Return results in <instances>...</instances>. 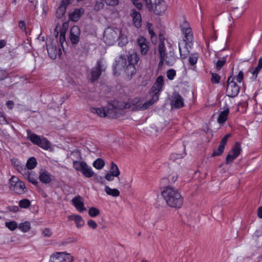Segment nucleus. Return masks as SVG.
Masks as SVG:
<instances>
[{
  "mask_svg": "<svg viewBox=\"0 0 262 262\" xmlns=\"http://www.w3.org/2000/svg\"><path fill=\"white\" fill-rule=\"evenodd\" d=\"M141 100L140 98H135L134 99L132 100L131 102L125 103L124 108H130L132 107V110L133 111H144V110L142 109H137L139 108V107L143 104L141 103Z\"/></svg>",
  "mask_w": 262,
  "mask_h": 262,
  "instance_id": "19",
  "label": "nucleus"
},
{
  "mask_svg": "<svg viewBox=\"0 0 262 262\" xmlns=\"http://www.w3.org/2000/svg\"><path fill=\"white\" fill-rule=\"evenodd\" d=\"M74 0H62L56 12V17L58 18H62L66 12L67 7L72 4Z\"/></svg>",
  "mask_w": 262,
  "mask_h": 262,
  "instance_id": "13",
  "label": "nucleus"
},
{
  "mask_svg": "<svg viewBox=\"0 0 262 262\" xmlns=\"http://www.w3.org/2000/svg\"><path fill=\"white\" fill-rule=\"evenodd\" d=\"M18 229L23 232H27L31 229V225L29 222L26 221L19 224L18 227Z\"/></svg>",
  "mask_w": 262,
  "mask_h": 262,
  "instance_id": "35",
  "label": "nucleus"
},
{
  "mask_svg": "<svg viewBox=\"0 0 262 262\" xmlns=\"http://www.w3.org/2000/svg\"><path fill=\"white\" fill-rule=\"evenodd\" d=\"M87 224L88 226L92 229H96L97 227V224L96 222L92 219L88 221Z\"/></svg>",
  "mask_w": 262,
  "mask_h": 262,
  "instance_id": "53",
  "label": "nucleus"
},
{
  "mask_svg": "<svg viewBox=\"0 0 262 262\" xmlns=\"http://www.w3.org/2000/svg\"><path fill=\"white\" fill-rule=\"evenodd\" d=\"M26 170H27L24 171L21 174L24 178L27 180L30 183L37 186L38 183L37 174L34 171L28 170V169H26Z\"/></svg>",
  "mask_w": 262,
  "mask_h": 262,
  "instance_id": "18",
  "label": "nucleus"
},
{
  "mask_svg": "<svg viewBox=\"0 0 262 262\" xmlns=\"http://www.w3.org/2000/svg\"><path fill=\"white\" fill-rule=\"evenodd\" d=\"M211 82L213 84H218L220 83L221 77L216 73H211Z\"/></svg>",
  "mask_w": 262,
  "mask_h": 262,
  "instance_id": "45",
  "label": "nucleus"
},
{
  "mask_svg": "<svg viewBox=\"0 0 262 262\" xmlns=\"http://www.w3.org/2000/svg\"><path fill=\"white\" fill-rule=\"evenodd\" d=\"M42 234L45 237H50L52 235V232L50 229L46 228L42 230Z\"/></svg>",
  "mask_w": 262,
  "mask_h": 262,
  "instance_id": "52",
  "label": "nucleus"
},
{
  "mask_svg": "<svg viewBox=\"0 0 262 262\" xmlns=\"http://www.w3.org/2000/svg\"><path fill=\"white\" fill-rule=\"evenodd\" d=\"M73 256L67 252H57L50 256V262H71Z\"/></svg>",
  "mask_w": 262,
  "mask_h": 262,
  "instance_id": "10",
  "label": "nucleus"
},
{
  "mask_svg": "<svg viewBox=\"0 0 262 262\" xmlns=\"http://www.w3.org/2000/svg\"><path fill=\"white\" fill-rule=\"evenodd\" d=\"M39 179L41 182L44 184H49L52 180L51 174L46 170L40 172Z\"/></svg>",
  "mask_w": 262,
  "mask_h": 262,
  "instance_id": "24",
  "label": "nucleus"
},
{
  "mask_svg": "<svg viewBox=\"0 0 262 262\" xmlns=\"http://www.w3.org/2000/svg\"><path fill=\"white\" fill-rule=\"evenodd\" d=\"M0 124L1 125L8 124L9 122L4 116L3 113L0 111Z\"/></svg>",
  "mask_w": 262,
  "mask_h": 262,
  "instance_id": "54",
  "label": "nucleus"
},
{
  "mask_svg": "<svg viewBox=\"0 0 262 262\" xmlns=\"http://www.w3.org/2000/svg\"><path fill=\"white\" fill-rule=\"evenodd\" d=\"M18 27L23 31H26V23L24 20H20L18 22Z\"/></svg>",
  "mask_w": 262,
  "mask_h": 262,
  "instance_id": "60",
  "label": "nucleus"
},
{
  "mask_svg": "<svg viewBox=\"0 0 262 262\" xmlns=\"http://www.w3.org/2000/svg\"><path fill=\"white\" fill-rule=\"evenodd\" d=\"M104 191L107 194L114 197H117L120 195V191L116 188H111L108 186H105Z\"/></svg>",
  "mask_w": 262,
  "mask_h": 262,
  "instance_id": "29",
  "label": "nucleus"
},
{
  "mask_svg": "<svg viewBox=\"0 0 262 262\" xmlns=\"http://www.w3.org/2000/svg\"><path fill=\"white\" fill-rule=\"evenodd\" d=\"M232 79V75H230L227 79V86L226 94L229 97L233 98L238 95L239 93L241 86Z\"/></svg>",
  "mask_w": 262,
  "mask_h": 262,
  "instance_id": "9",
  "label": "nucleus"
},
{
  "mask_svg": "<svg viewBox=\"0 0 262 262\" xmlns=\"http://www.w3.org/2000/svg\"><path fill=\"white\" fill-rule=\"evenodd\" d=\"M105 3L108 6H115L119 3L118 0H105Z\"/></svg>",
  "mask_w": 262,
  "mask_h": 262,
  "instance_id": "56",
  "label": "nucleus"
},
{
  "mask_svg": "<svg viewBox=\"0 0 262 262\" xmlns=\"http://www.w3.org/2000/svg\"><path fill=\"white\" fill-rule=\"evenodd\" d=\"M9 77V73L6 70L0 69V81L6 79Z\"/></svg>",
  "mask_w": 262,
  "mask_h": 262,
  "instance_id": "49",
  "label": "nucleus"
},
{
  "mask_svg": "<svg viewBox=\"0 0 262 262\" xmlns=\"http://www.w3.org/2000/svg\"><path fill=\"white\" fill-rule=\"evenodd\" d=\"M139 58L136 53L130 54L127 56L128 65L135 66Z\"/></svg>",
  "mask_w": 262,
  "mask_h": 262,
  "instance_id": "28",
  "label": "nucleus"
},
{
  "mask_svg": "<svg viewBox=\"0 0 262 262\" xmlns=\"http://www.w3.org/2000/svg\"><path fill=\"white\" fill-rule=\"evenodd\" d=\"M181 29L185 45L191 47L193 44V35L191 28L187 23H184L181 26Z\"/></svg>",
  "mask_w": 262,
  "mask_h": 262,
  "instance_id": "7",
  "label": "nucleus"
},
{
  "mask_svg": "<svg viewBox=\"0 0 262 262\" xmlns=\"http://www.w3.org/2000/svg\"><path fill=\"white\" fill-rule=\"evenodd\" d=\"M166 76L168 79L172 80L176 76V72L174 69H169L166 72Z\"/></svg>",
  "mask_w": 262,
  "mask_h": 262,
  "instance_id": "48",
  "label": "nucleus"
},
{
  "mask_svg": "<svg viewBox=\"0 0 262 262\" xmlns=\"http://www.w3.org/2000/svg\"><path fill=\"white\" fill-rule=\"evenodd\" d=\"M257 215L260 219H262V206L258 208L257 211Z\"/></svg>",
  "mask_w": 262,
  "mask_h": 262,
  "instance_id": "64",
  "label": "nucleus"
},
{
  "mask_svg": "<svg viewBox=\"0 0 262 262\" xmlns=\"http://www.w3.org/2000/svg\"><path fill=\"white\" fill-rule=\"evenodd\" d=\"M150 12L157 15H162L166 12L167 5L164 0H142Z\"/></svg>",
  "mask_w": 262,
  "mask_h": 262,
  "instance_id": "3",
  "label": "nucleus"
},
{
  "mask_svg": "<svg viewBox=\"0 0 262 262\" xmlns=\"http://www.w3.org/2000/svg\"><path fill=\"white\" fill-rule=\"evenodd\" d=\"M91 111L92 113L96 114L98 116L101 117H106V107H92L91 109Z\"/></svg>",
  "mask_w": 262,
  "mask_h": 262,
  "instance_id": "30",
  "label": "nucleus"
},
{
  "mask_svg": "<svg viewBox=\"0 0 262 262\" xmlns=\"http://www.w3.org/2000/svg\"><path fill=\"white\" fill-rule=\"evenodd\" d=\"M172 105L177 108H180L184 106V99L178 93L173 94Z\"/></svg>",
  "mask_w": 262,
  "mask_h": 262,
  "instance_id": "23",
  "label": "nucleus"
},
{
  "mask_svg": "<svg viewBox=\"0 0 262 262\" xmlns=\"http://www.w3.org/2000/svg\"><path fill=\"white\" fill-rule=\"evenodd\" d=\"M120 30L116 28L107 27L103 33V39L106 44L112 45L118 38Z\"/></svg>",
  "mask_w": 262,
  "mask_h": 262,
  "instance_id": "6",
  "label": "nucleus"
},
{
  "mask_svg": "<svg viewBox=\"0 0 262 262\" xmlns=\"http://www.w3.org/2000/svg\"><path fill=\"white\" fill-rule=\"evenodd\" d=\"M137 44L139 47L141 54L146 55L149 51V42L143 36L139 37L137 39Z\"/></svg>",
  "mask_w": 262,
  "mask_h": 262,
  "instance_id": "17",
  "label": "nucleus"
},
{
  "mask_svg": "<svg viewBox=\"0 0 262 262\" xmlns=\"http://www.w3.org/2000/svg\"><path fill=\"white\" fill-rule=\"evenodd\" d=\"M117 38L118 39V45L122 47L125 46L128 42L127 36L122 34L121 30H120Z\"/></svg>",
  "mask_w": 262,
  "mask_h": 262,
  "instance_id": "27",
  "label": "nucleus"
},
{
  "mask_svg": "<svg viewBox=\"0 0 262 262\" xmlns=\"http://www.w3.org/2000/svg\"><path fill=\"white\" fill-rule=\"evenodd\" d=\"M18 205L21 208L27 209L31 206V202L27 199H24L19 201Z\"/></svg>",
  "mask_w": 262,
  "mask_h": 262,
  "instance_id": "41",
  "label": "nucleus"
},
{
  "mask_svg": "<svg viewBox=\"0 0 262 262\" xmlns=\"http://www.w3.org/2000/svg\"><path fill=\"white\" fill-rule=\"evenodd\" d=\"M229 114V109L227 107L220 113L217 118V122L221 124L225 123L227 120Z\"/></svg>",
  "mask_w": 262,
  "mask_h": 262,
  "instance_id": "26",
  "label": "nucleus"
},
{
  "mask_svg": "<svg viewBox=\"0 0 262 262\" xmlns=\"http://www.w3.org/2000/svg\"><path fill=\"white\" fill-rule=\"evenodd\" d=\"M27 138L33 144L44 150H48L51 147V143L46 138L32 133L30 129L27 130Z\"/></svg>",
  "mask_w": 262,
  "mask_h": 262,
  "instance_id": "4",
  "label": "nucleus"
},
{
  "mask_svg": "<svg viewBox=\"0 0 262 262\" xmlns=\"http://www.w3.org/2000/svg\"><path fill=\"white\" fill-rule=\"evenodd\" d=\"M47 49L48 51V53L49 56L52 59H55L57 56V49L56 46H53V45H47Z\"/></svg>",
  "mask_w": 262,
  "mask_h": 262,
  "instance_id": "31",
  "label": "nucleus"
},
{
  "mask_svg": "<svg viewBox=\"0 0 262 262\" xmlns=\"http://www.w3.org/2000/svg\"><path fill=\"white\" fill-rule=\"evenodd\" d=\"M59 40L61 46L63 47V43L66 41V31L62 30L61 31H60Z\"/></svg>",
  "mask_w": 262,
  "mask_h": 262,
  "instance_id": "50",
  "label": "nucleus"
},
{
  "mask_svg": "<svg viewBox=\"0 0 262 262\" xmlns=\"http://www.w3.org/2000/svg\"><path fill=\"white\" fill-rule=\"evenodd\" d=\"M93 165L97 169H101L104 166V161L102 159L98 158L94 162Z\"/></svg>",
  "mask_w": 262,
  "mask_h": 262,
  "instance_id": "39",
  "label": "nucleus"
},
{
  "mask_svg": "<svg viewBox=\"0 0 262 262\" xmlns=\"http://www.w3.org/2000/svg\"><path fill=\"white\" fill-rule=\"evenodd\" d=\"M6 105L9 110H12L14 105V103L12 100H8L7 101Z\"/></svg>",
  "mask_w": 262,
  "mask_h": 262,
  "instance_id": "62",
  "label": "nucleus"
},
{
  "mask_svg": "<svg viewBox=\"0 0 262 262\" xmlns=\"http://www.w3.org/2000/svg\"><path fill=\"white\" fill-rule=\"evenodd\" d=\"M149 34L150 35L151 38H153L154 37L156 36V34L154 31V30L151 29L150 28H149L148 29Z\"/></svg>",
  "mask_w": 262,
  "mask_h": 262,
  "instance_id": "63",
  "label": "nucleus"
},
{
  "mask_svg": "<svg viewBox=\"0 0 262 262\" xmlns=\"http://www.w3.org/2000/svg\"><path fill=\"white\" fill-rule=\"evenodd\" d=\"M230 137V134H227L222 139V140H221V142L220 144V145L222 146L223 147H224L225 148V145H226L227 144V140H228V139L229 137Z\"/></svg>",
  "mask_w": 262,
  "mask_h": 262,
  "instance_id": "55",
  "label": "nucleus"
},
{
  "mask_svg": "<svg viewBox=\"0 0 262 262\" xmlns=\"http://www.w3.org/2000/svg\"><path fill=\"white\" fill-rule=\"evenodd\" d=\"M160 42L158 45V52L159 54L160 61L158 63L159 67H162L165 61L166 48L164 41L165 39L163 35H159Z\"/></svg>",
  "mask_w": 262,
  "mask_h": 262,
  "instance_id": "11",
  "label": "nucleus"
},
{
  "mask_svg": "<svg viewBox=\"0 0 262 262\" xmlns=\"http://www.w3.org/2000/svg\"><path fill=\"white\" fill-rule=\"evenodd\" d=\"M80 30L78 26H73L70 30V39L73 45L77 44L80 40Z\"/></svg>",
  "mask_w": 262,
  "mask_h": 262,
  "instance_id": "12",
  "label": "nucleus"
},
{
  "mask_svg": "<svg viewBox=\"0 0 262 262\" xmlns=\"http://www.w3.org/2000/svg\"><path fill=\"white\" fill-rule=\"evenodd\" d=\"M6 226L11 231H14L18 228V225L16 222L13 221L6 222Z\"/></svg>",
  "mask_w": 262,
  "mask_h": 262,
  "instance_id": "43",
  "label": "nucleus"
},
{
  "mask_svg": "<svg viewBox=\"0 0 262 262\" xmlns=\"http://www.w3.org/2000/svg\"><path fill=\"white\" fill-rule=\"evenodd\" d=\"M164 85V78L162 75H160L157 78L151 88L152 93L151 99L145 101L139 108L137 109L146 110L157 102L159 99V96L163 90Z\"/></svg>",
  "mask_w": 262,
  "mask_h": 262,
  "instance_id": "2",
  "label": "nucleus"
},
{
  "mask_svg": "<svg viewBox=\"0 0 262 262\" xmlns=\"http://www.w3.org/2000/svg\"><path fill=\"white\" fill-rule=\"evenodd\" d=\"M242 152V148L241 143L236 142L226 157V164L232 163L241 155Z\"/></svg>",
  "mask_w": 262,
  "mask_h": 262,
  "instance_id": "8",
  "label": "nucleus"
},
{
  "mask_svg": "<svg viewBox=\"0 0 262 262\" xmlns=\"http://www.w3.org/2000/svg\"><path fill=\"white\" fill-rule=\"evenodd\" d=\"M120 108L110 104L108 107H106V117L110 118H116L120 116L121 113Z\"/></svg>",
  "mask_w": 262,
  "mask_h": 262,
  "instance_id": "16",
  "label": "nucleus"
},
{
  "mask_svg": "<svg viewBox=\"0 0 262 262\" xmlns=\"http://www.w3.org/2000/svg\"><path fill=\"white\" fill-rule=\"evenodd\" d=\"M37 165V161L34 157L30 158L27 161L26 165H25L26 169L28 170L34 169Z\"/></svg>",
  "mask_w": 262,
  "mask_h": 262,
  "instance_id": "33",
  "label": "nucleus"
},
{
  "mask_svg": "<svg viewBox=\"0 0 262 262\" xmlns=\"http://www.w3.org/2000/svg\"><path fill=\"white\" fill-rule=\"evenodd\" d=\"M125 72L128 75H134L136 72L135 66L127 65L125 68Z\"/></svg>",
  "mask_w": 262,
  "mask_h": 262,
  "instance_id": "47",
  "label": "nucleus"
},
{
  "mask_svg": "<svg viewBox=\"0 0 262 262\" xmlns=\"http://www.w3.org/2000/svg\"><path fill=\"white\" fill-rule=\"evenodd\" d=\"M115 177H116V174H114L111 172H108L105 174V179L108 181H112L114 180Z\"/></svg>",
  "mask_w": 262,
  "mask_h": 262,
  "instance_id": "59",
  "label": "nucleus"
},
{
  "mask_svg": "<svg viewBox=\"0 0 262 262\" xmlns=\"http://www.w3.org/2000/svg\"><path fill=\"white\" fill-rule=\"evenodd\" d=\"M81 172L87 178H91L94 174V172L91 167L89 166L87 164L86 166L83 168Z\"/></svg>",
  "mask_w": 262,
  "mask_h": 262,
  "instance_id": "34",
  "label": "nucleus"
},
{
  "mask_svg": "<svg viewBox=\"0 0 262 262\" xmlns=\"http://www.w3.org/2000/svg\"><path fill=\"white\" fill-rule=\"evenodd\" d=\"M110 172L114 174H116V177H118L120 174V170L117 165L113 162L111 164Z\"/></svg>",
  "mask_w": 262,
  "mask_h": 262,
  "instance_id": "42",
  "label": "nucleus"
},
{
  "mask_svg": "<svg viewBox=\"0 0 262 262\" xmlns=\"http://www.w3.org/2000/svg\"><path fill=\"white\" fill-rule=\"evenodd\" d=\"M226 59L225 58H223L221 60H219L216 63V68L217 70H220L226 63Z\"/></svg>",
  "mask_w": 262,
  "mask_h": 262,
  "instance_id": "51",
  "label": "nucleus"
},
{
  "mask_svg": "<svg viewBox=\"0 0 262 262\" xmlns=\"http://www.w3.org/2000/svg\"><path fill=\"white\" fill-rule=\"evenodd\" d=\"M102 64L101 60H98L97 62L96 67L93 68L91 71V80L92 82L98 80L102 74Z\"/></svg>",
  "mask_w": 262,
  "mask_h": 262,
  "instance_id": "15",
  "label": "nucleus"
},
{
  "mask_svg": "<svg viewBox=\"0 0 262 262\" xmlns=\"http://www.w3.org/2000/svg\"><path fill=\"white\" fill-rule=\"evenodd\" d=\"M9 184L10 189L16 194H22L28 191L25 183L14 176L10 179Z\"/></svg>",
  "mask_w": 262,
  "mask_h": 262,
  "instance_id": "5",
  "label": "nucleus"
},
{
  "mask_svg": "<svg viewBox=\"0 0 262 262\" xmlns=\"http://www.w3.org/2000/svg\"><path fill=\"white\" fill-rule=\"evenodd\" d=\"M84 13V9L82 8L75 9L69 14V17L71 20L77 21Z\"/></svg>",
  "mask_w": 262,
  "mask_h": 262,
  "instance_id": "22",
  "label": "nucleus"
},
{
  "mask_svg": "<svg viewBox=\"0 0 262 262\" xmlns=\"http://www.w3.org/2000/svg\"><path fill=\"white\" fill-rule=\"evenodd\" d=\"M182 158V156L180 154H172L170 156V159L172 160L178 159Z\"/></svg>",
  "mask_w": 262,
  "mask_h": 262,
  "instance_id": "61",
  "label": "nucleus"
},
{
  "mask_svg": "<svg viewBox=\"0 0 262 262\" xmlns=\"http://www.w3.org/2000/svg\"><path fill=\"white\" fill-rule=\"evenodd\" d=\"M161 195L169 207L179 209L183 204L184 199L180 192L171 186L164 187L161 191Z\"/></svg>",
  "mask_w": 262,
  "mask_h": 262,
  "instance_id": "1",
  "label": "nucleus"
},
{
  "mask_svg": "<svg viewBox=\"0 0 262 262\" xmlns=\"http://www.w3.org/2000/svg\"><path fill=\"white\" fill-rule=\"evenodd\" d=\"M72 204L76 208L77 210L79 212H83L86 210L84 206V200L83 198L80 195H77L71 200Z\"/></svg>",
  "mask_w": 262,
  "mask_h": 262,
  "instance_id": "14",
  "label": "nucleus"
},
{
  "mask_svg": "<svg viewBox=\"0 0 262 262\" xmlns=\"http://www.w3.org/2000/svg\"><path fill=\"white\" fill-rule=\"evenodd\" d=\"M199 54L196 52L191 53L189 56L188 62L190 65L193 66L197 63Z\"/></svg>",
  "mask_w": 262,
  "mask_h": 262,
  "instance_id": "36",
  "label": "nucleus"
},
{
  "mask_svg": "<svg viewBox=\"0 0 262 262\" xmlns=\"http://www.w3.org/2000/svg\"><path fill=\"white\" fill-rule=\"evenodd\" d=\"M86 166V163L84 161H73V167L77 171H81L82 169Z\"/></svg>",
  "mask_w": 262,
  "mask_h": 262,
  "instance_id": "38",
  "label": "nucleus"
},
{
  "mask_svg": "<svg viewBox=\"0 0 262 262\" xmlns=\"http://www.w3.org/2000/svg\"><path fill=\"white\" fill-rule=\"evenodd\" d=\"M104 7V3L103 2H98L96 3L94 6V9L95 10L98 11L100 9H102Z\"/></svg>",
  "mask_w": 262,
  "mask_h": 262,
  "instance_id": "58",
  "label": "nucleus"
},
{
  "mask_svg": "<svg viewBox=\"0 0 262 262\" xmlns=\"http://www.w3.org/2000/svg\"><path fill=\"white\" fill-rule=\"evenodd\" d=\"M11 162L14 168L21 174H22L24 171L27 170H26V168L25 165L22 164L18 159L15 158L12 159Z\"/></svg>",
  "mask_w": 262,
  "mask_h": 262,
  "instance_id": "25",
  "label": "nucleus"
},
{
  "mask_svg": "<svg viewBox=\"0 0 262 262\" xmlns=\"http://www.w3.org/2000/svg\"><path fill=\"white\" fill-rule=\"evenodd\" d=\"M130 16L133 19L134 25L137 28H140L142 26V18L140 13L135 9H132L130 10Z\"/></svg>",
  "mask_w": 262,
  "mask_h": 262,
  "instance_id": "20",
  "label": "nucleus"
},
{
  "mask_svg": "<svg viewBox=\"0 0 262 262\" xmlns=\"http://www.w3.org/2000/svg\"><path fill=\"white\" fill-rule=\"evenodd\" d=\"M244 77V72L242 71H240L237 75H236L235 76H232L231 80H233L234 81H235V80H236V82L238 83L239 84H241V83H242L243 82Z\"/></svg>",
  "mask_w": 262,
  "mask_h": 262,
  "instance_id": "40",
  "label": "nucleus"
},
{
  "mask_svg": "<svg viewBox=\"0 0 262 262\" xmlns=\"http://www.w3.org/2000/svg\"><path fill=\"white\" fill-rule=\"evenodd\" d=\"M169 56H165V63L168 66H171L176 61V58L173 52H169Z\"/></svg>",
  "mask_w": 262,
  "mask_h": 262,
  "instance_id": "37",
  "label": "nucleus"
},
{
  "mask_svg": "<svg viewBox=\"0 0 262 262\" xmlns=\"http://www.w3.org/2000/svg\"><path fill=\"white\" fill-rule=\"evenodd\" d=\"M225 148L222 146L219 145L218 148L216 149H215L212 154H211V157H214L215 156H219L222 155L224 152Z\"/></svg>",
  "mask_w": 262,
  "mask_h": 262,
  "instance_id": "46",
  "label": "nucleus"
},
{
  "mask_svg": "<svg viewBox=\"0 0 262 262\" xmlns=\"http://www.w3.org/2000/svg\"><path fill=\"white\" fill-rule=\"evenodd\" d=\"M261 70L260 68L257 66L256 67H252L250 69L249 72L252 74L251 79L252 81L256 80L258 77V75Z\"/></svg>",
  "mask_w": 262,
  "mask_h": 262,
  "instance_id": "32",
  "label": "nucleus"
},
{
  "mask_svg": "<svg viewBox=\"0 0 262 262\" xmlns=\"http://www.w3.org/2000/svg\"><path fill=\"white\" fill-rule=\"evenodd\" d=\"M70 221H74L77 228H82L85 224V222L81 216L78 214H71L68 216Z\"/></svg>",
  "mask_w": 262,
  "mask_h": 262,
  "instance_id": "21",
  "label": "nucleus"
},
{
  "mask_svg": "<svg viewBox=\"0 0 262 262\" xmlns=\"http://www.w3.org/2000/svg\"><path fill=\"white\" fill-rule=\"evenodd\" d=\"M88 213L91 217H94L100 214V211L98 208L93 207L90 208Z\"/></svg>",
  "mask_w": 262,
  "mask_h": 262,
  "instance_id": "44",
  "label": "nucleus"
},
{
  "mask_svg": "<svg viewBox=\"0 0 262 262\" xmlns=\"http://www.w3.org/2000/svg\"><path fill=\"white\" fill-rule=\"evenodd\" d=\"M132 2L134 6L137 9L139 10L142 9L143 5L142 3L140 2V0H132Z\"/></svg>",
  "mask_w": 262,
  "mask_h": 262,
  "instance_id": "57",
  "label": "nucleus"
}]
</instances>
